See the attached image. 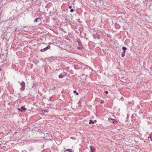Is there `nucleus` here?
I'll list each match as a JSON object with an SVG mask.
<instances>
[{"instance_id":"nucleus-1","label":"nucleus","mask_w":152,"mask_h":152,"mask_svg":"<svg viewBox=\"0 0 152 152\" xmlns=\"http://www.w3.org/2000/svg\"><path fill=\"white\" fill-rule=\"evenodd\" d=\"M108 121L112 123L113 124H115L118 123V121L116 119H112L111 118H108Z\"/></svg>"},{"instance_id":"nucleus-2","label":"nucleus","mask_w":152,"mask_h":152,"mask_svg":"<svg viewBox=\"0 0 152 152\" xmlns=\"http://www.w3.org/2000/svg\"><path fill=\"white\" fill-rule=\"evenodd\" d=\"M18 110L21 112H24L26 111V108L23 106H22L20 108H18Z\"/></svg>"},{"instance_id":"nucleus-3","label":"nucleus","mask_w":152,"mask_h":152,"mask_svg":"<svg viewBox=\"0 0 152 152\" xmlns=\"http://www.w3.org/2000/svg\"><path fill=\"white\" fill-rule=\"evenodd\" d=\"M50 46L49 45H48L46 48L41 49L40 51L41 52H45L47 50L49 49L50 48Z\"/></svg>"},{"instance_id":"nucleus-4","label":"nucleus","mask_w":152,"mask_h":152,"mask_svg":"<svg viewBox=\"0 0 152 152\" xmlns=\"http://www.w3.org/2000/svg\"><path fill=\"white\" fill-rule=\"evenodd\" d=\"M66 75V73L64 72L60 74L58 76V77L60 78H62L64 77Z\"/></svg>"},{"instance_id":"nucleus-5","label":"nucleus","mask_w":152,"mask_h":152,"mask_svg":"<svg viewBox=\"0 0 152 152\" xmlns=\"http://www.w3.org/2000/svg\"><path fill=\"white\" fill-rule=\"evenodd\" d=\"M90 148L91 152H95V151L96 150V149L94 147L91 146H90Z\"/></svg>"},{"instance_id":"nucleus-6","label":"nucleus","mask_w":152,"mask_h":152,"mask_svg":"<svg viewBox=\"0 0 152 152\" xmlns=\"http://www.w3.org/2000/svg\"><path fill=\"white\" fill-rule=\"evenodd\" d=\"M93 36L94 38H97L98 39H99L100 38L99 36L96 34H94Z\"/></svg>"},{"instance_id":"nucleus-7","label":"nucleus","mask_w":152,"mask_h":152,"mask_svg":"<svg viewBox=\"0 0 152 152\" xmlns=\"http://www.w3.org/2000/svg\"><path fill=\"white\" fill-rule=\"evenodd\" d=\"M77 43H78V45L79 46H82L81 44V43L80 39H78L77 40Z\"/></svg>"},{"instance_id":"nucleus-8","label":"nucleus","mask_w":152,"mask_h":152,"mask_svg":"<svg viewBox=\"0 0 152 152\" xmlns=\"http://www.w3.org/2000/svg\"><path fill=\"white\" fill-rule=\"evenodd\" d=\"M122 49L123 50V53H125L126 52V50L127 49V48L123 46L122 48Z\"/></svg>"},{"instance_id":"nucleus-9","label":"nucleus","mask_w":152,"mask_h":152,"mask_svg":"<svg viewBox=\"0 0 152 152\" xmlns=\"http://www.w3.org/2000/svg\"><path fill=\"white\" fill-rule=\"evenodd\" d=\"M83 46H79V47H77V49L78 50H81L83 49Z\"/></svg>"},{"instance_id":"nucleus-10","label":"nucleus","mask_w":152,"mask_h":152,"mask_svg":"<svg viewBox=\"0 0 152 152\" xmlns=\"http://www.w3.org/2000/svg\"><path fill=\"white\" fill-rule=\"evenodd\" d=\"M41 20V18H37L35 20L34 22H38L39 21V20Z\"/></svg>"},{"instance_id":"nucleus-11","label":"nucleus","mask_w":152,"mask_h":152,"mask_svg":"<svg viewBox=\"0 0 152 152\" xmlns=\"http://www.w3.org/2000/svg\"><path fill=\"white\" fill-rule=\"evenodd\" d=\"M89 124H94V122L92 119H90L89 121Z\"/></svg>"},{"instance_id":"nucleus-12","label":"nucleus","mask_w":152,"mask_h":152,"mask_svg":"<svg viewBox=\"0 0 152 152\" xmlns=\"http://www.w3.org/2000/svg\"><path fill=\"white\" fill-rule=\"evenodd\" d=\"M20 86H25V84L24 82L22 81V82L20 83Z\"/></svg>"},{"instance_id":"nucleus-13","label":"nucleus","mask_w":152,"mask_h":152,"mask_svg":"<svg viewBox=\"0 0 152 152\" xmlns=\"http://www.w3.org/2000/svg\"><path fill=\"white\" fill-rule=\"evenodd\" d=\"M25 86H22V87L21 89V91H23L25 89Z\"/></svg>"},{"instance_id":"nucleus-14","label":"nucleus","mask_w":152,"mask_h":152,"mask_svg":"<svg viewBox=\"0 0 152 152\" xmlns=\"http://www.w3.org/2000/svg\"><path fill=\"white\" fill-rule=\"evenodd\" d=\"M66 151H69V152H72V149L69 148L66 149Z\"/></svg>"},{"instance_id":"nucleus-15","label":"nucleus","mask_w":152,"mask_h":152,"mask_svg":"<svg viewBox=\"0 0 152 152\" xmlns=\"http://www.w3.org/2000/svg\"><path fill=\"white\" fill-rule=\"evenodd\" d=\"M73 93L75 94H76L77 95H79V93L78 92H77L75 90H74L73 91Z\"/></svg>"},{"instance_id":"nucleus-16","label":"nucleus","mask_w":152,"mask_h":152,"mask_svg":"<svg viewBox=\"0 0 152 152\" xmlns=\"http://www.w3.org/2000/svg\"><path fill=\"white\" fill-rule=\"evenodd\" d=\"M121 56L122 57H124L125 56V53H122L121 54Z\"/></svg>"},{"instance_id":"nucleus-17","label":"nucleus","mask_w":152,"mask_h":152,"mask_svg":"<svg viewBox=\"0 0 152 152\" xmlns=\"http://www.w3.org/2000/svg\"><path fill=\"white\" fill-rule=\"evenodd\" d=\"M74 11V10L73 9H71L70 10V12H73Z\"/></svg>"},{"instance_id":"nucleus-18","label":"nucleus","mask_w":152,"mask_h":152,"mask_svg":"<svg viewBox=\"0 0 152 152\" xmlns=\"http://www.w3.org/2000/svg\"><path fill=\"white\" fill-rule=\"evenodd\" d=\"M67 91V90L66 89L65 91L64 90H63L62 91H61V93H64V92H66V91Z\"/></svg>"},{"instance_id":"nucleus-19","label":"nucleus","mask_w":152,"mask_h":152,"mask_svg":"<svg viewBox=\"0 0 152 152\" xmlns=\"http://www.w3.org/2000/svg\"><path fill=\"white\" fill-rule=\"evenodd\" d=\"M129 152V149H127L126 151H125L124 152Z\"/></svg>"},{"instance_id":"nucleus-20","label":"nucleus","mask_w":152,"mask_h":152,"mask_svg":"<svg viewBox=\"0 0 152 152\" xmlns=\"http://www.w3.org/2000/svg\"><path fill=\"white\" fill-rule=\"evenodd\" d=\"M105 93L106 94H107L108 93V92L107 91H105Z\"/></svg>"},{"instance_id":"nucleus-21","label":"nucleus","mask_w":152,"mask_h":152,"mask_svg":"<svg viewBox=\"0 0 152 152\" xmlns=\"http://www.w3.org/2000/svg\"><path fill=\"white\" fill-rule=\"evenodd\" d=\"M150 138V139H151V141H152V138H151V136H150V137H148V138Z\"/></svg>"},{"instance_id":"nucleus-22","label":"nucleus","mask_w":152,"mask_h":152,"mask_svg":"<svg viewBox=\"0 0 152 152\" xmlns=\"http://www.w3.org/2000/svg\"><path fill=\"white\" fill-rule=\"evenodd\" d=\"M97 121L96 120H94L93 122H94V123L95 122H96Z\"/></svg>"},{"instance_id":"nucleus-23","label":"nucleus","mask_w":152,"mask_h":152,"mask_svg":"<svg viewBox=\"0 0 152 152\" xmlns=\"http://www.w3.org/2000/svg\"><path fill=\"white\" fill-rule=\"evenodd\" d=\"M72 6H69V9H71L72 8Z\"/></svg>"},{"instance_id":"nucleus-24","label":"nucleus","mask_w":152,"mask_h":152,"mask_svg":"<svg viewBox=\"0 0 152 152\" xmlns=\"http://www.w3.org/2000/svg\"><path fill=\"white\" fill-rule=\"evenodd\" d=\"M22 152H27L26 150H24L23 151H22Z\"/></svg>"},{"instance_id":"nucleus-25","label":"nucleus","mask_w":152,"mask_h":152,"mask_svg":"<svg viewBox=\"0 0 152 152\" xmlns=\"http://www.w3.org/2000/svg\"><path fill=\"white\" fill-rule=\"evenodd\" d=\"M103 102H104V101H101V102L100 103H101V104L103 103Z\"/></svg>"},{"instance_id":"nucleus-26","label":"nucleus","mask_w":152,"mask_h":152,"mask_svg":"<svg viewBox=\"0 0 152 152\" xmlns=\"http://www.w3.org/2000/svg\"><path fill=\"white\" fill-rule=\"evenodd\" d=\"M2 11H0V15H1V13H2Z\"/></svg>"},{"instance_id":"nucleus-27","label":"nucleus","mask_w":152,"mask_h":152,"mask_svg":"<svg viewBox=\"0 0 152 152\" xmlns=\"http://www.w3.org/2000/svg\"><path fill=\"white\" fill-rule=\"evenodd\" d=\"M145 1H148V0H145Z\"/></svg>"},{"instance_id":"nucleus-28","label":"nucleus","mask_w":152,"mask_h":152,"mask_svg":"<svg viewBox=\"0 0 152 152\" xmlns=\"http://www.w3.org/2000/svg\"><path fill=\"white\" fill-rule=\"evenodd\" d=\"M1 69L0 68V71H1Z\"/></svg>"},{"instance_id":"nucleus-29","label":"nucleus","mask_w":152,"mask_h":152,"mask_svg":"<svg viewBox=\"0 0 152 152\" xmlns=\"http://www.w3.org/2000/svg\"><path fill=\"white\" fill-rule=\"evenodd\" d=\"M18 83H20V81H18Z\"/></svg>"},{"instance_id":"nucleus-30","label":"nucleus","mask_w":152,"mask_h":152,"mask_svg":"<svg viewBox=\"0 0 152 152\" xmlns=\"http://www.w3.org/2000/svg\"><path fill=\"white\" fill-rule=\"evenodd\" d=\"M44 87H45V88H47V87H46V86H44Z\"/></svg>"},{"instance_id":"nucleus-31","label":"nucleus","mask_w":152,"mask_h":152,"mask_svg":"<svg viewBox=\"0 0 152 152\" xmlns=\"http://www.w3.org/2000/svg\"><path fill=\"white\" fill-rule=\"evenodd\" d=\"M49 90H50V89H49Z\"/></svg>"},{"instance_id":"nucleus-32","label":"nucleus","mask_w":152,"mask_h":152,"mask_svg":"<svg viewBox=\"0 0 152 152\" xmlns=\"http://www.w3.org/2000/svg\"><path fill=\"white\" fill-rule=\"evenodd\" d=\"M50 86H48V87H49Z\"/></svg>"}]
</instances>
